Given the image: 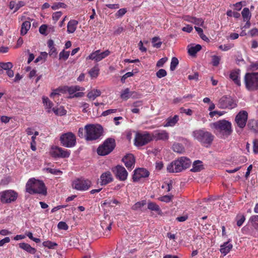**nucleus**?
I'll return each instance as SVG.
<instances>
[{"instance_id": "obj_1", "label": "nucleus", "mask_w": 258, "mask_h": 258, "mask_svg": "<svg viewBox=\"0 0 258 258\" xmlns=\"http://www.w3.org/2000/svg\"><path fill=\"white\" fill-rule=\"evenodd\" d=\"M212 127L214 129V133L218 137L224 139L228 138L233 132L231 123L225 119L213 123Z\"/></svg>"}, {"instance_id": "obj_2", "label": "nucleus", "mask_w": 258, "mask_h": 258, "mask_svg": "<svg viewBox=\"0 0 258 258\" xmlns=\"http://www.w3.org/2000/svg\"><path fill=\"white\" fill-rule=\"evenodd\" d=\"M26 190L30 194H35L46 195L47 189L44 182L34 178H30L26 185Z\"/></svg>"}, {"instance_id": "obj_3", "label": "nucleus", "mask_w": 258, "mask_h": 258, "mask_svg": "<svg viewBox=\"0 0 258 258\" xmlns=\"http://www.w3.org/2000/svg\"><path fill=\"white\" fill-rule=\"evenodd\" d=\"M86 141H94L100 138L103 133L102 126L99 124H87L85 126Z\"/></svg>"}, {"instance_id": "obj_4", "label": "nucleus", "mask_w": 258, "mask_h": 258, "mask_svg": "<svg viewBox=\"0 0 258 258\" xmlns=\"http://www.w3.org/2000/svg\"><path fill=\"white\" fill-rule=\"evenodd\" d=\"M192 136L195 140L206 147H209L212 144L214 139V136L205 129L194 131L192 133Z\"/></svg>"}, {"instance_id": "obj_5", "label": "nucleus", "mask_w": 258, "mask_h": 258, "mask_svg": "<svg viewBox=\"0 0 258 258\" xmlns=\"http://www.w3.org/2000/svg\"><path fill=\"white\" fill-rule=\"evenodd\" d=\"M246 88L249 91L258 89V73H247L244 76Z\"/></svg>"}, {"instance_id": "obj_6", "label": "nucleus", "mask_w": 258, "mask_h": 258, "mask_svg": "<svg viewBox=\"0 0 258 258\" xmlns=\"http://www.w3.org/2000/svg\"><path fill=\"white\" fill-rule=\"evenodd\" d=\"M115 147V140L112 138H108L104 141L102 145L98 147L97 152L99 155L105 156L110 153Z\"/></svg>"}, {"instance_id": "obj_7", "label": "nucleus", "mask_w": 258, "mask_h": 258, "mask_svg": "<svg viewBox=\"0 0 258 258\" xmlns=\"http://www.w3.org/2000/svg\"><path fill=\"white\" fill-rule=\"evenodd\" d=\"M152 141L151 133L145 131L136 134L134 144L137 147H142Z\"/></svg>"}, {"instance_id": "obj_8", "label": "nucleus", "mask_w": 258, "mask_h": 258, "mask_svg": "<svg viewBox=\"0 0 258 258\" xmlns=\"http://www.w3.org/2000/svg\"><path fill=\"white\" fill-rule=\"evenodd\" d=\"M60 142L62 146L73 148L76 145V137L72 132L62 134L60 137Z\"/></svg>"}, {"instance_id": "obj_9", "label": "nucleus", "mask_w": 258, "mask_h": 258, "mask_svg": "<svg viewBox=\"0 0 258 258\" xmlns=\"http://www.w3.org/2000/svg\"><path fill=\"white\" fill-rule=\"evenodd\" d=\"M217 106L221 109H232L237 106V104L231 97L223 96L219 99Z\"/></svg>"}, {"instance_id": "obj_10", "label": "nucleus", "mask_w": 258, "mask_h": 258, "mask_svg": "<svg viewBox=\"0 0 258 258\" xmlns=\"http://www.w3.org/2000/svg\"><path fill=\"white\" fill-rule=\"evenodd\" d=\"M0 197L2 203H11L17 200L18 193L13 190H6L0 192Z\"/></svg>"}, {"instance_id": "obj_11", "label": "nucleus", "mask_w": 258, "mask_h": 258, "mask_svg": "<svg viewBox=\"0 0 258 258\" xmlns=\"http://www.w3.org/2000/svg\"><path fill=\"white\" fill-rule=\"evenodd\" d=\"M191 162H170L167 169L169 172H179L189 168Z\"/></svg>"}, {"instance_id": "obj_12", "label": "nucleus", "mask_w": 258, "mask_h": 258, "mask_svg": "<svg viewBox=\"0 0 258 258\" xmlns=\"http://www.w3.org/2000/svg\"><path fill=\"white\" fill-rule=\"evenodd\" d=\"M91 182L89 180L84 178H77L72 182V187L78 190H86L89 188Z\"/></svg>"}, {"instance_id": "obj_13", "label": "nucleus", "mask_w": 258, "mask_h": 258, "mask_svg": "<svg viewBox=\"0 0 258 258\" xmlns=\"http://www.w3.org/2000/svg\"><path fill=\"white\" fill-rule=\"evenodd\" d=\"M111 171L115 177L119 180L124 181L126 180L128 173L124 167L118 165L112 167Z\"/></svg>"}, {"instance_id": "obj_14", "label": "nucleus", "mask_w": 258, "mask_h": 258, "mask_svg": "<svg viewBox=\"0 0 258 258\" xmlns=\"http://www.w3.org/2000/svg\"><path fill=\"white\" fill-rule=\"evenodd\" d=\"M110 53L111 52L108 49L103 52H101L100 50H97L92 52L87 58L99 62L109 55Z\"/></svg>"}, {"instance_id": "obj_15", "label": "nucleus", "mask_w": 258, "mask_h": 258, "mask_svg": "<svg viewBox=\"0 0 258 258\" xmlns=\"http://www.w3.org/2000/svg\"><path fill=\"white\" fill-rule=\"evenodd\" d=\"M247 117L248 113L246 111H240L235 118L237 126L241 128H243L246 125Z\"/></svg>"}, {"instance_id": "obj_16", "label": "nucleus", "mask_w": 258, "mask_h": 258, "mask_svg": "<svg viewBox=\"0 0 258 258\" xmlns=\"http://www.w3.org/2000/svg\"><path fill=\"white\" fill-rule=\"evenodd\" d=\"M149 172L145 168H137L134 171L133 180L134 182L138 181L142 178L148 177L149 176Z\"/></svg>"}, {"instance_id": "obj_17", "label": "nucleus", "mask_w": 258, "mask_h": 258, "mask_svg": "<svg viewBox=\"0 0 258 258\" xmlns=\"http://www.w3.org/2000/svg\"><path fill=\"white\" fill-rule=\"evenodd\" d=\"M152 141H166L169 139V134L165 130H156L151 133Z\"/></svg>"}, {"instance_id": "obj_18", "label": "nucleus", "mask_w": 258, "mask_h": 258, "mask_svg": "<svg viewBox=\"0 0 258 258\" xmlns=\"http://www.w3.org/2000/svg\"><path fill=\"white\" fill-rule=\"evenodd\" d=\"M51 154L54 157L68 158L70 155V151L60 147H56L51 152Z\"/></svg>"}, {"instance_id": "obj_19", "label": "nucleus", "mask_w": 258, "mask_h": 258, "mask_svg": "<svg viewBox=\"0 0 258 258\" xmlns=\"http://www.w3.org/2000/svg\"><path fill=\"white\" fill-rule=\"evenodd\" d=\"M229 78L237 86H241L240 70L239 69H236L231 71L229 74Z\"/></svg>"}, {"instance_id": "obj_20", "label": "nucleus", "mask_w": 258, "mask_h": 258, "mask_svg": "<svg viewBox=\"0 0 258 258\" xmlns=\"http://www.w3.org/2000/svg\"><path fill=\"white\" fill-rule=\"evenodd\" d=\"M100 184L105 185L113 180V177L110 171L103 172L100 176Z\"/></svg>"}, {"instance_id": "obj_21", "label": "nucleus", "mask_w": 258, "mask_h": 258, "mask_svg": "<svg viewBox=\"0 0 258 258\" xmlns=\"http://www.w3.org/2000/svg\"><path fill=\"white\" fill-rule=\"evenodd\" d=\"M230 241L231 240L229 239L228 241L221 245L220 251L224 255L228 253L233 247L232 244L229 243Z\"/></svg>"}, {"instance_id": "obj_22", "label": "nucleus", "mask_w": 258, "mask_h": 258, "mask_svg": "<svg viewBox=\"0 0 258 258\" xmlns=\"http://www.w3.org/2000/svg\"><path fill=\"white\" fill-rule=\"evenodd\" d=\"M179 120V116L177 115H175L173 117H168L165 121V124H164V127L174 126Z\"/></svg>"}, {"instance_id": "obj_23", "label": "nucleus", "mask_w": 258, "mask_h": 258, "mask_svg": "<svg viewBox=\"0 0 258 258\" xmlns=\"http://www.w3.org/2000/svg\"><path fill=\"white\" fill-rule=\"evenodd\" d=\"M78 21L76 20H70L67 25V32L69 34L73 33L76 30Z\"/></svg>"}, {"instance_id": "obj_24", "label": "nucleus", "mask_w": 258, "mask_h": 258, "mask_svg": "<svg viewBox=\"0 0 258 258\" xmlns=\"http://www.w3.org/2000/svg\"><path fill=\"white\" fill-rule=\"evenodd\" d=\"M19 247L22 249L25 250L27 252L30 254H35L36 252V249L31 246V245L28 243L22 242L19 244Z\"/></svg>"}, {"instance_id": "obj_25", "label": "nucleus", "mask_w": 258, "mask_h": 258, "mask_svg": "<svg viewBox=\"0 0 258 258\" xmlns=\"http://www.w3.org/2000/svg\"><path fill=\"white\" fill-rule=\"evenodd\" d=\"M47 45L49 49L48 54L52 57H56L57 55L56 49L54 47V42L52 39H49L47 41Z\"/></svg>"}, {"instance_id": "obj_26", "label": "nucleus", "mask_w": 258, "mask_h": 258, "mask_svg": "<svg viewBox=\"0 0 258 258\" xmlns=\"http://www.w3.org/2000/svg\"><path fill=\"white\" fill-rule=\"evenodd\" d=\"M31 27V23L30 21H26L24 22L21 28L20 34L21 35L24 36L27 34L28 31L30 29Z\"/></svg>"}, {"instance_id": "obj_27", "label": "nucleus", "mask_w": 258, "mask_h": 258, "mask_svg": "<svg viewBox=\"0 0 258 258\" xmlns=\"http://www.w3.org/2000/svg\"><path fill=\"white\" fill-rule=\"evenodd\" d=\"M101 93V91L99 90L93 89L88 93L87 97L90 99L94 100L96 97L100 96Z\"/></svg>"}, {"instance_id": "obj_28", "label": "nucleus", "mask_w": 258, "mask_h": 258, "mask_svg": "<svg viewBox=\"0 0 258 258\" xmlns=\"http://www.w3.org/2000/svg\"><path fill=\"white\" fill-rule=\"evenodd\" d=\"M202 46L200 44H197L195 46H191L188 49V53L191 56H195L196 53L201 50Z\"/></svg>"}, {"instance_id": "obj_29", "label": "nucleus", "mask_w": 258, "mask_h": 258, "mask_svg": "<svg viewBox=\"0 0 258 258\" xmlns=\"http://www.w3.org/2000/svg\"><path fill=\"white\" fill-rule=\"evenodd\" d=\"M143 105L142 101H138L133 103L132 104V106L134 107L133 108L131 109V111L133 113H140V109L139 107H142Z\"/></svg>"}, {"instance_id": "obj_30", "label": "nucleus", "mask_w": 258, "mask_h": 258, "mask_svg": "<svg viewBox=\"0 0 258 258\" xmlns=\"http://www.w3.org/2000/svg\"><path fill=\"white\" fill-rule=\"evenodd\" d=\"M13 67V65L11 62H0V74H3L4 70L7 71L10 70V69H12Z\"/></svg>"}, {"instance_id": "obj_31", "label": "nucleus", "mask_w": 258, "mask_h": 258, "mask_svg": "<svg viewBox=\"0 0 258 258\" xmlns=\"http://www.w3.org/2000/svg\"><path fill=\"white\" fill-rule=\"evenodd\" d=\"M172 150L174 152L181 153L184 151V148L181 144L175 143L173 144Z\"/></svg>"}, {"instance_id": "obj_32", "label": "nucleus", "mask_w": 258, "mask_h": 258, "mask_svg": "<svg viewBox=\"0 0 258 258\" xmlns=\"http://www.w3.org/2000/svg\"><path fill=\"white\" fill-rule=\"evenodd\" d=\"M203 162H193L192 168L190 169L192 172H199L204 169Z\"/></svg>"}, {"instance_id": "obj_33", "label": "nucleus", "mask_w": 258, "mask_h": 258, "mask_svg": "<svg viewBox=\"0 0 258 258\" xmlns=\"http://www.w3.org/2000/svg\"><path fill=\"white\" fill-rule=\"evenodd\" d=\"M52 111L56 115L59 116L64 115L67 113V110L64 109L63 107L62 106H60L57 108L53 107L52 108Z\"/></svg>"}, {"instance_id": "obj_34", "label": "nucleus", "mask_w": 258, "mask_h": 258, "mask_svg": "<svg viewBox=\"0 0 258 258\" xmlns=\"http://www.w3.org/2000/svg\"><path fill=\"white\" fill-rule=\"evenodd\" d=\"M249 223L256 229H258V215H253L249 219Z\"/></svg>"}, {"instance_id": "obj_35", "label": "nucleus", "mask_w": 258, "mask_h": 258, "mask_svg": "<svg viewBox=\"0 0 258 258\" xmlns=\"http://www.w3.org/2000/svg\"><path fill=\"white\" fill-rule=\"evenodd\" d=\"M241 15L244 21L250 19L251 14L248 8H244L241 12Z\"/></svg>"}, {"instance_id": "obj_36", "label": "nucleus", "mask_w": 258, "mask_h": 258, "mask_svg": "<svg viewBox=\"0 0 258 258\" xmlns=\"http://www.w3.org/2000/svg\"><path fill=\"white\" fill-rule=\"evenodd\" d=\"M152 45L154 47L159 48L161 47L162 42L160 41V38L159 37H154L151 40Z\"/></svg>"}, {"instance_id": "obj_37", "label": "nucleus", "mask_w": 258, "mask_h": 258, "mask_svg": "<svg viewBox=\"0 0 258 258\" xmlns=\"http://www.w3.org/2000/svg\"><path fill=\"white\" fill-rule=\"evenodd\" d=\"M146 205V201L145 200H143L141 202H139L136 203L135 205L133 206L132 207V210L134 211H137L140 210Z\"/></svg>"}, {"instance_id": "obj_38", "label": "nucleus", "mask_w": 258, "mask_h": 258, "mask_svg": "<svg viewBox=\"0 0 258 258\" xmlns=\"http://www.w3.org/2000/svg\"><path fill=\"white\" fill-rule=\"evenodd\" d=\"M99 68L95 66L89 71V74L92 78H97L99 75Z\"/></svg>"}, {"instance_id": "obj_39", "label": "nucleus", "mask_w": 258, "mask_h": 258, "mask_svg": "<svg viewBox=\"0 0 258 258\" xmlns=\"http://www.w3.org/2000/svg\"><path fill=\"white\" fill-rule=\"evenodd\" d=\"M68 92L70 94L72 95L76 93L77 91L81 90V88L79 86H68Z\"/></svg>"}, {"instance_id": "obj_40", "label": "nucleus", "mask_w": 258, "mask_h": 258, "mask_svg": "<svg viewBox=\"0 0 258 258\" xmlns=\"http://www.w3.org/2000/svg\"><path fill=\"white\" fill-rule=\"evenodd\" d=\"M70 51L62 50L59 54V59L66 60L69 57Z\"/></svg>"}, {"instance_id": "obj_41", "label": "nucleus", "mask_w": 258, "mask_h": 258, "mask_svg": "<svg viewBox=\"0 0 258 258\" xmlns=\"http://www.w3.org/2000/svg\"><path fill=\"white\" fill-rule=\"evenodd\" d=\"M179 61L178 59L176 57H173L171 59L170 63V69L171 71H173L176 68L178 64Z\"/></svg>"}, {"instance_id": "obj_42", "label": "nucleus", "mask_w": 258, "mask_h": 258, "mask_svg": "<svg viewBox=\"0 0 258 258\" xmlns=\"http://www.w3.org/2000/svg\"><path fill=\"white\" fill-rule=\"evenodd\" d=\"M148 209L151 211L158 212L160 211V208L158 205L153 202H150L148 204Z\"/></svg>"}, {"instance_id": "obj_43", "label": "nucleus", "mask_w": 258, "mask_h": 258, "mask_svg": "<svg viewBox=\"0 0 258 258\" xmlns=\"http://www.w3.org/2000/svg\"><path fill=\"white\" fill-rule=\"evenodd\" d=\"M43 102L46 107L49 109H51L53 106V103L49 99L48 97H43Z\"/></svg>"}, {"instance_id": "obj_44", "label": "nucleus", "mask_w": 258, "mask_h": 258, "mask_svg": "<svg viewBox=\"0 0 258 258\" xmlns=\"http://www.w3.org/2000/svg\"><path fill=\"white\" fill-rule=\"evenodd\" d=\"M135 157L133 154H126L122 159L121 161H135Z\"/></svg>"}, {"instance_id": "obj_45", "label": "nucleus", "mask_w": 258, "mask_h": 258, "mask_svg": "<svg viewBox=\"0 0 258 258\" xmlns=\"http://www.w3.org/2000/svg\"><path fill=\"white\" fill-rule=\"evenodd\" d=\"M42 244L44 247H48L50 249H54L55 247L57 245L56 243L50 241H44Z\"/></svg>"}, {"instance_id": "obj_46", "label": "nucleus", "mask_w": 258, "mask_h": 258, "mask_svg": "<svg viewBox=\"0 0 258 258\" xmlns=\"http://www.w3.org/2000/svg\"><path fill=\"white\" fill-rule=\"evenodd\" d=\"M245 220V216L243 215H237L236 217L237 225L241 226Z\"/></svg>"}, {"instance_id": "obj_47", "label": "nucleus", "mask_w": 258, "mask_h": 258, "mask_svg": "<svg viewBox=\"0 0 258 258\" xmlns=\"http://www.w3.org/2000/svg\"><path fill=\"white\" fill-rule=\"evenodd\" d=\"M156 76L158 78H162L163 77H165L167 75V72L165 70L161 69L158 71L156 72Z\"/></svg>"}, {"instance_id": "obj_48", "label": "nucleus", "mask_w": 258, "mask_h": 258, "mask_svg": "<svg viewBox=\"0 0 258 258\" xmlns=\"http://www.w3.org/2000/svg\"><path fill=\"white\" fill-rule=\"evenodd\" d=\"M57 227L59 229L67 230L69 228V226L64 222H59L57 224Z\"/></svg>"}, {"instance_id": "obj_49", "label": "nucleus", "mask_w": 258, "mask_h": 258, "mask_svg": "<svg viewBox=\"0 0 258 258\" xmlns=\"http://www.w3.org/2000/svg\"><path fill=\"white\" fill-rule=\"evenodd\" d=\"M67 7V5L63 3H57L52 6L51 8L53 10H56L59 8H66Z\"/></svg>"}, {"instance_id": "obj_50", "label": "nucleus", "mask_w": 258, "mask_h": 258, "mask_svg": "<svg viewBox=\"0 0 258 258\" xmlns=\"http://www.w3.org/2000/svg\"><path fill=\"white\" fill-rule=\"evenodd\" d=\"M197 25L203 26L204 23V21L202 18H197L194 17L192 23Z\"/></svg>"}, {"instance_id": "obj_51", "label": "nucleus", "mask_w": 258, "mask_h": 258, "mask_svg": "<svg viewBox=\"0 0 258 258\" xmlns=\"http://www.w3.org/2000/svg\"><path fill=\"white\" fill-rule=\"evenodd\" d=\"M62 13L61 12H56L52 14V19L55 21V22H56L58 20V19L62 16Z\"/></svg>"}, {"instance_id": "obj_52", "label": "nucleus", "mask_w": 258, "mask_h": 258, "mask_svg": "<svg viewBox=\"0 0 258 258\" xmlns=\"http://www.w3.org/2000/svg\"><path fill=\"white\" fill-rule=\"evenodd\" d=\"M78 136L81 138H84L86 140V132L85 127H80L78 130Z\"/></svg>"}, {"instance_id": "obj_53", "label": "nucleus", "mask_w": 258, "mask_h": 258, "mask_svg": "<svg viewBox=\"0 0 258 258\" xmlns=\"http://www.w3.org/2000/svg\"><path fill=\"white\" fill-rule=\"evenodd\" d=\"M220 58L217 55L212 56V64L214 67H217L219 64Z\"/></svg>"}, {"instance_id": "obj_54", "label": "nucleus", "mask_w": 258, "mask_h": 258, "mask_svg": "<svg viewBox=\"0 0 258 258\" xmlns=\"http://www.w3.org/2000/svg\"><path fill=\"white\" fill-rule=\"evenodd\" d=\"M168 58L167 57H163L160 59L156 63L157 67H162L164 63L167 61Z\"/></svg>"}, {"instance_id": "obj_55", "label": "nucleus", "mask_w": 258, "mask_h": 258, "mask_svg": "<svg viewBox=\"0 0 258 258\" xmlns=\"http://www.w3.org/2000/svg\"><path fill=\"white\" fill-rule=\"evenodd\" d=\"M254 125H255L256 127H258V120H252L251 122H249L248 124V126L253 130L254 131H256V128H254Z\"/></svg>"}, {"instance_id": "obj_56", "label": "nucleus", "mask_w": 258, "mask_h": 258, "mask_svg": "<svg viewBox=\"0 0 258 258\" xmlns=\"http://www.w3.org/2000/svg\"><path fill=\"white\" fill-rule=\"evenodd\" d=\"M127 11L125 8H122L119 9L115 14L116 17H122L126 13Z\"/></svg>"}, {"instance_id": "obj_57", "label": "nucleus", "mask_w": 258, "mask_h": 258, "mask_svg": "<svg viewBox=\"0 0 258 258\" xmlns=\"http://www.w3.org/2000/svg\"><path fill=\"white\" fill-rule=\"evenodd\" d=\"M172 197V196L166 195V196H164L163 197H160L159 198V200L162 202L168 203L171 201Z\"/></svg>"}, {"instance_id": "obj_58", "label": "nucleus", "mask_w": 258, "mask_h": 258, "mask_svg": "<svg viewBox=\"0 0 258 258\" xmlns=\"http://www.w3.org/2000/svg\"><path fill=\"white\" fill-rule=\"evenodd\" d=\"M130 93V90L128 88L124 89L123 92L121 94V97L123 99H127L129 98L128 94Z\"/></svg>"}, {"instance_id": "obj_59", "label": "nucleus", "mask_w": 258, "mask_h": 258, "mask_svg": "<svg viewBox=\"0 0 258 258\" xmlns=\"http://www.w3.org/2000/svg\"><path fill=\"white\" fill-rule=\"evenodd\" d=\"M47 29V25H42L39 27V31L40 33H41V34L46 35L47 34L46 33Z\"/></svg>"}, {"instance_id": "obj_60", "label": "nucleus", "mask_w": 258, "mask_h": 258, "mask_svg": "<svg viewBox=\"0 0 258 258\" xmlns=\"http://www.w3.org/2000/svg\"><path fill=\"white\" fill-rule=\"evenodd\" d=\"M253 151L255 154L258 153V140L254 139L253 141Z\"/></svg>"}, {"instance_id": "obj_61", "label": "nucleus", "mask_w": 258, "mask_h": 258, "mask_svg": "<svg viewBox=\"0 0 258 258\" xmlns=\"http://www.w3.org/2000/svg\"><path fill=\"white\" fill-rule=\"evenodd\" d=\"M134 75L133 72H127L125 73L121 78V81L122 83H124L125 81V80L130 77L133 76Z\"/></svg>"}, {"instance_id": "obj_62", "label": "nucleus", "mask_w": 258, "mask_h": 258, "mask_svg": "<svg viewBox=\"0 0 258 258\" xmlns=\"http://www.w3.org/2000/svg\"><path fill=\"white\" fill-rule=\"evenodd\" d=\"M46 170L49 171V172L55 174V175H60L62 173V172L60 170L52 169V168H46Z\"/></svg>"}, {"instance_id": "obj_63", "label": "nucleus", "mask_w": 258, "mask_h": 258, "mask_svg": "<svg viewBox=\"0 0 258 258\" xmlns=\"http://www.w3.org/2000/svg\"><path fill=\"white\" fill-rule=\"evenodd\" d=\"M117 111L116 109H110L107 110H105L102 112V115L103 116H107L111 113H115Z\"/></svg>"}, {"instance_id": "obj_64", "label": "nucleus", "mask_w": 258, "mask_h": 258, "mask_svg": "<svg viewBox=\"0 0 258 258\" xmlns=\"http://www.w3.org/2000/svg\"><path fill=\"white\" fill-rule=\"evenodd\" d=\"M25 3L23 1H19L17 4H16L15 9L14 10V13L18 11L21 7L24 6Z\"/></svg>"}]
</instances>
